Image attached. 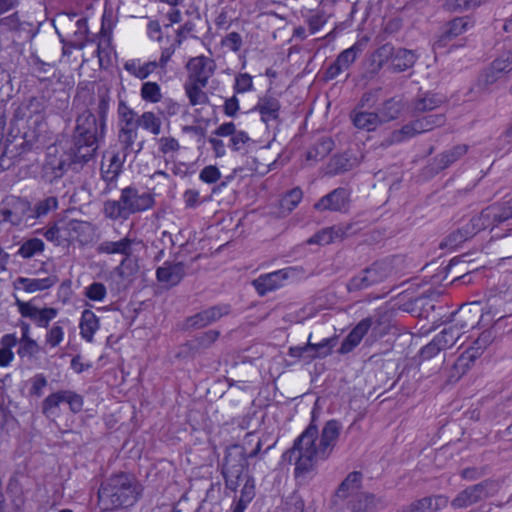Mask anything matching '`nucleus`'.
Listing matches in <instances>:
<instances>
[{"mask_svg": "<svg viewBox=\"0 0 512 512\" xmlns=\"http://www.w3.org/2000/svg\"><path fill=\"white\" fill-rule=\"evenodd\" d=\"M315 420L316 413L312 411L308 427L295 439L292 448L283 454L285 460L295 461L296 478L313 472L319 460H327L340 436L342 425L338 420L327 421L320 436Z\"/></svg>", "mask_w": 512, "mask_h": 512, "instance_id": "obj_1", "label": "nucleus"}, {"mask_svg": "<svg viewBox=\"0 0 512 512\" xmlns=\"http://www.w3.org/2000/svg\"><path fill=\"white\" fill-rule=\"evenodd\" d=\"M143 485L128 472H118L105 479L97 493L101 511L109 512L134 506L142 497Z\"/></svg>", "mask_w": 512, "mask_h": 512, "instance_id": "obj_2", "label": "nucleus"}, {"mask_svg": "<svg viewBox=\"0 0 512 512\" xmlns=\"http://www.w3.org/2000/svg\"><path fill=\"white\" fill-rule=\"evenodd\" d=\"M75 122L69 150L77 161L86 164L94 158L99 143L104 140L106 127L102 126L96 115L88 109L80 113Z\"/></svg>", "mask_w": 512, "mask_h": 512, "instance_id": "obj_3", "label": "nucleus"}, {"mask_svg": "<svg viewBox=\"0 0 512 512\" xmlns=\"http://www.w3.org/2000/svg\"><path fill=\"white\" fill-rule=\"evenodd\" d=\"M47 108V99L44 95L32 96L20 103L13 113L12 121L26 120L27 130L19 138L18 145L22 151L38 147L37 144L46 132L44 112Z\"/></svg>", "mask_w": 512, "mask_h": 512, "instance_id": "obj_4", "label": "nucleus"}, {"mask_svg": "<svg viewBox=\"0 0 512 512\" xmlns=\"http://www.w3.org/2000/svg\"><path fill=\"white\" fill-rule=\"evenodd\" d=\"M261 447V441L257 440L256 447L247 455L244 447L238 444L231 445L226 448L221 470L226 488L231 491H236L243 475L246 459L256 457L260 452Z\"/></svg>", "mask_w": 512, "mask_h": 512, "instance_id": "obj_5", "label": "nucleus"}, {"mask_svg": "<svg viewBox=\"0 0 512 512\" xmlns=\"http://www.w3.org/2000/svg\"><path fill=\"white\" fill-rule=\"evenodd\" d=\"M481 311L482 309L478 302L462 306L457 313L459 319L455 320L456 323L444 328L433 339L437 341V344L442 350L451 348L460 338L463 329L474 327V325L478 323V317Z\"/></svg>", "mask_w": 512, "mask_h": 512, "instance_id": "obj_6", "label": "nucleus"}, {"mask_svg": "<svg viewBox=\"0 0 512 512\" xmlns=\"http://www.w3.org/2000/svg\"><path fill=\"white\" fill-rule=\"evenodd\" d=\"M83 165L80 160L77 161L69 149L63 154L57 155L52 153L49 148L41 168V178L44 182L51 184L63 177L69 169L77 172Z\"/></svg>", "mask_w": 512, "mask_h": 512, "instance_id": "obj_7", "label": "nucleus"}, {"mask_svg": "<svg viewBox=\"0 0 512 512\" xmlns=\"http://www.w3.org/2000/svg\"><path fill=\"white\" fill-rule=\"evenodd\" d=\"M500 490L497 480L485 479L460 491L451 501L453 509H465L495 496Z\"/></svg>", "mask_w": 512, "mask_h": 512, "instance_id": "obj_8", "label": "nucleus"}, {"mask_svg": "<svg viewBox=\"0 0 512 512\" xmlns=\"http://www.w3.org/2000/svg\"><path fill=\"white\" fill-rule=\"evenodd\" d=\"M0 215L3 221L9 222L14 226H19L27 223L29 220H33L31 203L21 197L8 198Z\"/></svg>", "mask_w": 512, "mask_h": 512, "instance_id": "obj_9", "label": "nucleus"}, {"mask_svg": "<svg viewBox=\"0 0 512 512\" xmlns=\"http://www.w3.org/2000/svg\"><path fill=\"white\" fill-rule=\"evenodd\" d=\"M230 312L231 306L229 304H219L208 307L190 317H187L185 319L183 329L197 330L205 328L218 321L223 316L228 315Z\"/></svg>", "mask_w": 512, "mask_h": 512, "instance_id": "obj_10", "label": "nucleus"}, {"mask_svg": "<svg viewBox=\"0 0 512 512\" xmlns=\"http://www.w3.org/2000/svg\"><path fill=\"white\" fill-rule=\"evenodd\" d=\"M63 230L67 242H78L84 246L94 241L96 227L88 221L71 219L64 222Z\"/></svg>", "mask_w": 512, "mask_h": 512, "instance_id": "obj_11", "label": "nucleus"}, {"mask_svg": "<svg viewBox=\"0 0 512 512\" xmlns=\"http://www.w3.org/2000/svg\"><path fill=\"white\" fill-rule=\"evenodd\" d=\"M507 221L500 203H495L484 208L480 214L472 217L468 222L476 235L485 229H493L497 225Z\"/></svg>", "mask_w": 512, "mask_h": 512, "instance_id": "obj_12", "label": "nucleus"}, {"mask_svg": "<svg viewBox=\"0 0 512 512\" xmlns=\"http://www.w3.org/2000/svg\"><path fill=\"white\" fill-rule=\"evenodd\" d=\"M379 325H381V320L376 315L362 319L344 338L340 348L338 349V353L341 355L350 353L360 344L361 340L370 328H376Z\"/></svg>", "mask_w": 512, "mask_h": 512, "instance_id": "obj_13", "label": "nucleus"}, {"mask_svg": "<svg viewBox=\"0 0 512 512\" xmlns=\"http://www.w3.org/2000/svg\"><path fill=\"white\" fill-rule=\"evenodd\" d=\"M350 204V192L348 189L339 187L321 197L315 204L314 209L320 212H347Z\"/></svg>", "mask_w": 512, "mask_h": 512, "instance_id": "obj_14", "label": "nucleus"}, {"mask_svg": "<svg viewBox=\"0 0 512 512\" xmlns=\"http://www.w3.org/2000/svg\"><path fill=\"white\" fill-rule=\"evenodd\" d=\"M510 71H512V50L501 54L483 71L478 79L479 85L487 88Z\"/></svg>", "mask_w": 512, "mask_h": 512, "instance_id": "obj_15", "label": "nucleus"}, {"mask_svg": "<svg viewBox=\"0 0 512 512\" xmlns=\"http://www.w3.org/2000/svg\"><path fill=\"white\" fill-rule=\"evenodd\" d=\"M494 339L491 330L483 331L480 336L474 341L473 345L463 352L455 363L456 369H462V372L470 367V365L483 353V351L492 343Z\"/></svg>", "mask_w": 512, "mask_h": 512, "instance_id": "obj_16", "label": "nucleus"}, {"mask_svg": "<svg viewBox=\"0 0 512 512\" xmlns=\"http://www.w3.org/2000/svg\"><path fill=\"white\" fill-rule=\"evenodd\" d=\"M189 80L207 86L209 78L214 74L216 64L213 59L206 56L191 58L187 63Z\"/></svg>", "mask_w": 512, "mask_h": 512, "instance_id": "obj_17", "label": "nucleus"}, {"mask_svg": "<svg viewBox=\"0 0 512 512\" xmlns=\"http://www.w3.org/2000/svg\"><path fill=\"white\" fill-rule=\"evenodd\" d=\"M388 506L389 502L385 497L364 492L351 500L348 507L351 512H378Z\"/></svg>", "mask_w": 512, "mask_h": 512, "instance_id": "obj_18", "label": "nucleus"}, {"mask_svg": "<svg viewBox=\"0 0 512 512\" xmlns=\"http://www.w3.org/2000/svg\"><path fill=\"white\" fill-rule=\"evenodd\" d=\"M185 274L186 265L184 262L165 261L162 266L156 269L157 281L169 287L177 286Z\"/></svg>", "mask_w": 512, "mask_h": 512, "instance_id": "obj_19", "label": "nucleus"}, {"mask_svg": "<svg viewBox=\"0 0 512 512\" xmlns=\"http://www.w3.org/2000/svg\"><path fill=\"white\" fill-rule=\"evenodd\" d=\"M118 141L122 147L124 157L134 153L139 154L143 148L145 140H139L138 127H120L118 131Z\"/></svg>", "mask_w": 512, "mask_h": 512, "instance_id": "obj_20", "label": "nucleus"}, {"mask_svg": "<svg viewBox=\"0 0 512 512\" xmlns=\"http://www.w3.org/2000/svg\"><path fill=\"white\" fill-rule=\"evenodd\" d=\"M136 243V239L130 238L129 235L125 236L124 238L118 240V241H103L101 242L97 248L96 251L99 254H121L125 256V258L121 261L120 265H124L127 258H129L132 255V246Z\"/></svg>", "mask_w": 512, "mask_h": 512, "instance_id": "obj_21", "label": "nucleus"}, {"mask_svg": "<svg viewBox=\"0 0 512 512\" xmlns=\"http://www.w3.org/2000/svg\"><path fill=\"white\" fill-rule=\"evenodd\" d=\"M468 152V146L459 144L449 150L442 152L432 159L430 170L437 174L458 161Z\"/></svg>", "mask_w": 512, "mask_h": 512, "instance_id": "obj_22", "label": "nucleus"}, {"mask_svg": "<svg viewBox=\"0 0 512 512\" xmlns=\"http://www.w3.org/2000/svg\"><path fill=\"white\" fill-rule=\"evenodd\" d=\"M350 224H338L324 228L307 240L308 244L327 245L336 240H342L349 235Z\"/></svg>", "mask_w": 512, "mask_h": 512, "instance_id": "obj_23", "label": "nucleus"}, {"mask_svg": "<svg viewBox=\"0 0 512 512\" xmlns=\"http://www.w3.org/2000/svg\"><path fill=\"white\" fill-rule=\"evenodd\" d=\"M287 279V273L284 270H277L272 273L264 274L252 281V285L260 296H265L283 285Z\"/></svg>", "mask_w": 512, "mask_h": 512, "instance_id": "obj_24", "label": "nucleus"}, {"mask_svg": "<svg viewBox=\"0 0 512 512\" xmlns=\"http://www.w3.org/2000/svg\"><path fill=\"white\" fill-rule=\"evenodd\" d=\"M448 497L444 495L426 496L404 505L406 512H437L448 505Z\"/></svg>", "mask_w": 512, "mask_h": 512, "instance_id": "obj_25", "label": "nucleus"}, {"mask_svg": "<svg viewBox=\"0 0 512 512\" xmlns=\"http://www.w3.org/2000/svg\"><path fill=\"white\" fill-rule=\"evenodd\" d=\"M125 188L121 190L119 200H107L103 205L104 216L110 220H127L132 215L128 205Z\"/></svg>", "mask_w": 512, "mask_h": 512, "instance_id": "obj_26", "label": "nucleus"}, {"mask_svg": "<svg viewBox=\"0 0 512 512\" xmlns=\"http://www.w3.org/2000/svg\"><path fill=\"white\" fill-rule=\"evenodd\" d=\"M445 101L446 97L440 93L420 92L412 101L411 107L414 113H425L440 107Z\"/></svg>", "mask_w": 512, "mask_h": 512, "instance_id": "obj_27", "label": "nucleus"}, {"mask_svg": "<svg viewBox=\"0 0 512 512\" xmlns=\"http://www.w3.org/2000/svg\"><path fill=\"white\" fill-rule=\"evenodd\" d=\"M418 56L415 51L403 47H394L392 62L388 69L393 73H402L412 68Z\"/></svg>", "mask_w": 512, "mask_h": 512, "instance_id": "obj_28", "label": "nucleus"}, {"mask_svg": "<svg viewBox=\"0 0 512 512\" xmlns=\"http://www.w3.org/2000/svg\"><path fill=\"white\" fill-rule=\"evenodd\" d=\"M394 46L390 43H385L377 48L370 56L367 72L371 76L377 75L385 64L389 65L392 62Z\"/></svg>", "mask_w": 512, "mask_h": 512, "instance_id": "obj_29", "label": "nucleus"}, {"mask_svg": "<svg viewBox=\"0 0 512 512\" xmlns=\"http://www.w3.org/2000/svg\"><path fill=\"white\" fill-rule=\"evenodd\" d=\"M125 191L132 214L146 211L154 206L155 200L152 194L148 192L139 193L138 189L134 187H126Z\"/></svg>", "mask_w": 512, "mask_h": 512, "instance_id": "obj_30", "label": "nucleus"}, {"mask_svg": "<svg viewBox=\"0 0 512 512\" xmlns=\"http://www.w3.org/2000/svg\"><path fill=\"white\" fill-rule=\"evenodd\" d=\"M56 282V276H49L41 279L18 277L14 282V287L16 289L22 288L24 291L28 293H33L36 291H43L49 289L52 286H54Z\"/></svg>", "mask_w": 512, "mask_h": 512, "instance_id": "obj_31", "label": "nucleus"}, {"mask_svg": "<svg viewBox=\"0 0 512 512\" xmlns=\"http://www.w3.org/2000/svg\"><path fill=\"white\" fill-rule=\"evenodd\" d=\"M353 125L360 130L374 131L381 125V119L378 113L353 110L350 114Z\"/></svg>", "mask_w": 512, "mask_h": 512, "instance_id": "obj_32", "label": "nucleus"}, {"mask_svg": "<svg viewBox=\"0 0 512 512\" xmlns=\"http://www.w3.org/2000/svg\"><path fill=\"white\" fill-rule=\"evenodd\" d=\"M474 235L473 228H471L469 222L463 223L444 238L440 247L454 249Z\"/></svg>", "mask_w": 512, "mask_h": 512, "instance_id": "obj_33", "label": "nucleus"}, {"mask_svg": "<svg viewBox=\"0 0 512 512\" xmlns=\"http://www.w3.org/2000/svg\"><path fill=\"white\" fill-rule=\"evenodd\" d=\"M255 110H258L261 114L262 121L268 124L270 121L278 120L280 103L274 97L265 96L259 100Z\"/></svg>", "mask_w": 512, "mask_h": 512, "instance_id": "obj_34", "label": "nucleus"}, {"mask_svg": "<svg viewBox=\"0 0 512 512\" xmlns=\"http://www.w3.org/2000/svg\"><path fill=\"white\" fill-rule=\"evenodd\" d=\"M99 327V318L93 311L85 309L81 314L79 323L80 334L82 338L91 343L93 341V336Z\"/></svg>", "mask_w": 512, "mask_h": 512, "instance_id": "obj_35", "label": "nucleus"}, {"mask_svg": "<svg viewBox=\"0 0 512 512\" xmlns=\"http://www.w3.org/2000/svg\"><path fill=\"white\" fill-rule=\"evenodd\" d=\"M370 283L376 285L378 283L383 282L386 278H388L393 270L391 262L388 260H380L374 262L371 266L364 269Z\"/></svg>", "mask_w": 512, "mask_h": 512, "instance_id": "obj_36", "label": "nucleus"}, {"mask_svg": "<svg viewBox=\"0 0 512 512\" xmlns=\"http://www.w3.org/2000/svg\"><path fill=\"white\" fill-rule=\"evenodd\" d=\"M363 474L359 471L350 472L346 478L340 483L336 490V496L346 499L348 496L361 488Z\"/></svg>", "mask_w": 512, "mask_h": 512, "instance_id": "obj_37", "label": "nucleus"}, {"mask_svg": "<svg viewBox=\"0 0 512 512\" xmlns=\"http://www.w3.org/2000/svg\"><path fill=\"white\" fill-rule=\"evenodd\" d=\"M221 333L219 330L211 329L196 335L188 344L190 351L198 353L207 350L218 340Z\"/></svg>", "mask_w": 512, "mask_h": 512, "instance_id": "obj_38", "label": "nucleus"}, {"mask_svg": "<svg viewBox=\"0 0 512 512\" xmlns=\"http://www.w3.org/2000/svg\"><path fill=\"white\" fill-rule=\"evenodd\" d=\"M334 149V141L331 137L319 138L306 153L307 160L320 161L327 157Z\"/></svg>", "mask_w": 512, "mask_h": 512, "instance_id": "obj_39", "label": "nucleus"}, {"mask_svg": "<svg viewBox=\"0 0 512 512\" xmlns=\"http://www.w3.org/2000/svg\"><path fill=\"white\" fill-rule=\"evenodd\" d=\"M59 206V201L56 196H46L39 199L34 206H32V218L41 219L46 217L49 213L56 211Z\"/></svg>", "mask_w": 512, "mask_h": 512, "instance_id": "obj_40", "label": "nucleus"}, {"mask_svg": "<svg viewBox=\"0 0 512 512\" xmlns=\"http://www.w3.org/2000/svg\"><path fill=\"white\" fill-rule=\"evenodd\" d=\"M366 40H360L354 43L348 49L342 51L336 58L338 64L347 70L356 60L357 56L363 51Z\"/></svg>", "mask_w": 512, "mask_h": 512, "instance_id": "obj_41", "label": "nucleus"}, {"mask_svg": "<svg viewBox=\"0 0 512 512\" xmlns=\"http://www.w3.org/2000/svg\"><path fill=\"white\" fill-rule=\"evenodd\" d=\"M402 108L403 106L400 100H396L395 98L386 100L378 112V117L381 119V124L398 118Z\"/></svg>", "mask_w": 512, "mask_h": 512, "instance_id": "obj_42", "label": "nucleus"}, {"mask_svg": "<svg viewBox=\"0 0 512 512\" xmlns=\"http://www.w3.org/2000/svg\"><path fill=\"white\" fill-rule=\"evenodd\" d=\"M141 127L157 136L161 133L162 121L151 111H146L138 116V128Z\"/></svg>", "mask_w": 512, "mask_h": 512, "instance_id": "obj_43", "label": "nucleus"}, {"mask_svg": "<svg viewBox=\"0 0 512 512\" xmlns=\"http://www.w3.org/2000/svg\"><path fill=\"white\" fill-rule=\"evenodd\" d=\"M205 86L200 85L198 82L187 81L185 83V92L192 106L205 104L208 102L207 94L202 90Z\"/></svg>", "mask_w": 512, "mask_h": 512, "instance_id": "obj_44", "label": "nucleus"}, {"mask_svg": "<svg viewBox=\"0 0 512 512\" xmlns=\"http://www.w3.org/2000/svg\"><path fill=\"white\" fill-rule=\"evenodd\" d=\"M126 157H120L118 153L113 154L109 160L107 169L102 165L101 173L102 177L106 182L114 181L122 171V166Z\"/></svg>", "mask_w": 512, "mask_h": 512, "instance_id": "obj_45", "label": "nucleus"}, {"mask_svg": "<svg viewBox=\"0 0 512 512\" xmlns=\"http://www.w3.org/2000/svg\"><path fill=\"white\" fill-rule=\"evenodd\" d=\"M119 128L120 127H138V114L130 108L124 101L118 105Z\"/></svg>", "mask_w": 512, "mask_h": 512, "instance_id": "obj_46", "label": "nucleus"}, {"mask_svg": "<svg viewBox=\"0 0 512 512\" xmlns=\"http://www.w3.org/2000/svg\"><path fill=\"white\" fill-rule=\"evenodd\" d=\"M44 248L45 244L41 239L31 238L22 243L17 254L24 259H29L37 254L42 253Z\"/></svg>", "mask_w": 512, "mask_h": 512, "instance_id": "obj_47", "label": "nucleus"}, {"mask_svg": "<svg viewBox=\"0 0 512 512\" xmlns=\"http://www.w3.org/2000/svg\"><path fill=\"white\" fill-rule=\"evenodd\" d=\"M416 127L419 128L420 133H424L440 127L445 123V116L443 114L427 115L422 118L415 119Z\"/></svg>", "mask_w": 512, "mask_h": 512, "instance_id": "obj_48", "label": "nucleus"}, {"mask_svg": "<svg viewBox=\"0 0 512 512\" xmlns=\"http://www.w3.org/2000/svg\"><path fill=\"white\" fill-rule=\"evenodd\" d=\"M303 198V192L299 187H295L286 194L280 200V207L285 212H291L300 203Z\"/></svg>", "mask_w": 512, "mask_h": 512, "instance_id": "obj_49", "label": "nucleus"}, {"mask_svg": "<svg viewBox=\"0 0 512 512\" xmlns=\"http://www.w3.org/2000/svg\"><path fill=\"white\" fill-rule=\"evenodd\" d=\"M141 98L146 102L158 103L161 98V89L156 82H145L140 90Z\"/></svg>", "mask_w": 512, "mask_h": 512, "instance_id": "obj_50", "label": "nucleus"}, {"mask_svg": "<svg viewBox=\"0 0 512 512\" xmlns=\"http://www.w3.org/2000/svg\"><path fill=\"white\" fill-rule=\"evenodd\" d=\"M356 161H351L346 154L335 155L330 162V169L333 174H341L352 170Z\"/></svg>", "mask_w": 512, "mask_h": 512, "instance_id": "obj_51", "label": "nucleus"}, {"mask_svg": "<svg viewBox=\"0 0 512 512\" xmlns=\"http://www.w3.org/2000/svg\"><path fill=\"white\" fill-rule=\"evenodd\" d=\"M415 124L416 121L413 120L410 123L404 125L401 129L393 131L391 134L392 142H402L406 139L421 134L419 128H417Z\"/></svg>", "mask_w": 512, "mask_h": 512, "instance_id": "obj_52", "label": "nucleus"}, {"mask_svg": "<svg viewBox=\"0 0 512 512\" xmlns=\"http://www.w3.org/2000/svg\"><path fill=\"white\" fill-rule=\"evenodd\" d=\"M64 402V391L60 390L55 393L50 394L44 401L42 405V411L45 415H54L55 409L59 406L60 403Z\"/></svg>", "mask_w": 512, "mask_h": 512, "instance_id": "obj_53", "label": "nucleus"}, {"mask_svg": "<svg viewBox=\"0 0 512 512\" xmlns=\"http://www.w3.org/2000/svg\"><path fill=\"white\" fill-rule=\"evenodd\" d=\"M40 352V346L35 340L19 341L17 354L21 359H32Z\"/></svg>", "mask_w": 512, "mask_h": 512, "instance_id": "obj_54", "label": "nucleus"}, {"mask_svg": "<svg viewBox=\"0 0 512 512\" xmlns=\"http://www.w3.org/2000/svg\"><path fill=\"white\" fill-rule=\"evenodd\" d=\"M63 229L64 222H62L61 225L54 223L43 232V236L46 240L54 243L55 245H61L62 242L66 241Z\"/></svg>", "mask_w": 512, "mask_h": 512, "instance_id": "obj_55", "label": "nucleus"}, {"mask_svg": "<svg viewBox=\"0 0 512 512\" xmlns=\"http://www.w3.org/2000/svg\"><path fill=\"white\" fill-rule=\"evenodd\" d=\"M372 284L365 272L362 270L360 273L352 277L347 283V289L349 292H357L371 287Z\"/></svg>", "mask_w": 512, "mask_h": 512, "instance_id": "obj_56", "label": "nucleus"}, {"mask_svg": "<svg viewBox=\"0 0 512 512\" xmlns=\"http://www.w3.org/2000/svg\"><path fill=\"white\" fill-rule=\"evenodd\" d=\"M107 294L105 285L101 282H93L85 288L84 295L92 301H102Z\"/></svg>", "mask_w": 512, "mask_h": 512, "instance_id": "obj_57", "label": "nucleus"}, {"mask_svg": "<svg viewBox=\"0 0 512 512\" xmlns=\"http://www.w3.org/2000/svg\"><path fill=\"white\" fill-rule=\"evenodd\" d=\"M336 344L337 337L325 338L317 344L312 343V351L315 350L318 358H325L332 353V349L336 346Z\"/></svg>", "mask_w": 512, "mask_h": 512, "instance_id": "obj_58", "label": "nucleus"}, {"mask_svg": "<svg viewBox=\"0 0 512 512\" xmlns=\"http://www.w3.org/2000/svg\"><path fill=\"white\" fill-rule=\"evenodd\" d=\"M479 5L476 0H447L445 7L449 11L463 12L468 11Z\"/></svg>", "mask_w": 512, "mask_h": 512, "instance_id": "obj_59", "label": "nucleus"}, {"mask_svg": "<svg viewBox=\"0 0 512 512\" xmlns=\"http://www.w3.org/2000/svg\"><path fill=\"white\" fill-rule=\"evenodd\" d=\"M468 21L464 18H455L449 22L448 28L445 32L446 38L456 37L466 31Z\"/></svg>", "mask_w": 512, "mask_h": 512, "instance_id": "obj_60", "label": "nucleus"}, {"mask_svg": "<svg viewBox=\"0 0 512 512\" xmlns=\"http://www.w3.org/2000/svg\"><path fill=\"white\" fill-rule=\"evenodd\" d=\"M58 314V310L53 307H45L37 313L36 319L34 320L35 324L38 327L47 328L49 326V322L53 320Z\"/></svg>", "mask_w": 512, "mask_h": 512, "instance_id": "obj_61", "label": "nucleus"}, {"mask_svg": "<svg viewBox=\"0 0 512 512\" xmlns=\"http://www.w3.org/2000/svg\"><path fill=\"white\" fill-rule=\"evenodd\" d=\"M64 391V402L69 405L70 410L73 413H78L82 410L84 400L83 397L77 394L74 391L63 390Z\"/></svg>", "mask_w": 512, "mask_h": 512, "instance_id": "obj_62", "label": "nucleus"}, {"mask_svg": "<svg viewBox=\"0 0 512 512\" xmlns=\"http://www.w3.org/2000/svg\"><path fill=\"white\" fill-rule=\"evenodd\" d=\"M109 103H110V97L107 93H103L99 95V102L97 106V121L102 125L106 127V116L107 112L109 110Z\"/></svg>", "mask_w": 512, "mask_h": 512, "instance_id": "obj_63", "label": "nucleus"}, {"mask_svg": "<svg viewBox=\"0 0 512 512\" xmlns=\"http://www.w3.org/2000/svg\"><path fill=\"white\" fill-rule=\"evenodd\" d=\"M221 177L219 169L214 165L205 166L200 174L199 178L208 184L216 183Z\"/></svg>", "mask_w": 512, "mask_h": 512, "instance_id": "obj_64", "label": "nucleus"}]
</instances>
